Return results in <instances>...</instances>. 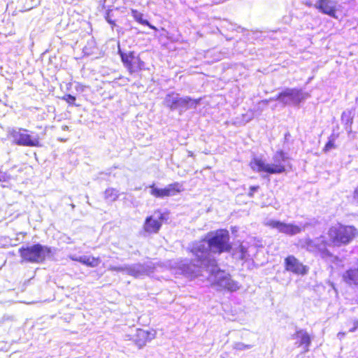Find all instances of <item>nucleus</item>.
I'll list each match as a JSON object with an SVG mask.
<instances>
[{"mask_svg": "<svg viewBox=\"0 0 358 358\" xmlns=\"http://www.w3.org/2000/svg\"><path fill=\"white\" fill-rule=\"evenodd\" d=\"M329 245H331L330 241H328L324 236L317 238L315 255H318L324 259L332 258L334 255L328 248Z\"/></svg>", "mask_w": 358, "mask_h": 358, "instance_id": "nucleus-15", "label": "nucleus"}, {"mask_svg": "<svg viewBox=\"0 0 358 358\" xmlns=\"http://www.w3.org/2000/svg\"><path fill=\"white\" fill-rule=\"evenodd\" d=\"M131 15L136 22L141 24L145 25L149 28L157 31L156 27L152 25L148 20L143 19V14L138 12L137 10L131 9Z\"/></svg>", "mask_w": 358, "mask_h": 358, "instance_id": "nucleus-20", "label": "nucleus"}, {"mask_svg": "<svg viewBox=\"0 0 358 358\" xmlns=\"http://www.w3.org/2000/svg\"><path fill=\"white\" fill-rule=\"evenodd\" d=\"M238 251L240 253V259H245L248 253L247 248L245 246L241 245L238 248Z\"/></svg>", "mask_w": 358, "mask_h": 358, "instance_id": "nucleus-25", "label": "nucleus"}, {"mask_svg": "<svg viewBox=\"0 0 358 358\" xmlns=\"http://www.w3.org/2000/svg\"><path fill=\"white\" fill-rule=\"evenodd\" d=\"M343 280L349 285H358V264L357 267L350 268L342 275Z\"/></svg>", "mask_w": 358, "mask_h": 358, "instance_id": "nucleus-18", "label": "nucleus"}, {"mask_svg": "<svg viewBox=\"0 0 358 358\" xmlns=\"http://www.w3.org/2000/svg\"><path fill=\"white\" fill-rule=\"evenodd\" d=\"M345 335V332H339L338 334V336H339L340 338L344 336Z\"/></svg>", "mask_w": 358, "mask_h": 358, "instance_id": "nucleus-34", "label": "nucleus"}, {"mask_svg": "<svg viewBox=\"0 0 358 358\" xmlns=\"http://www.w3.org/2000/svg\"><path fill=\"white\" fill-rule=\"evenodd\" d=\"M266 226L272 229H277L279 232L289 236H294L301 232L302 229L291 223H285L278 220H270L266 222Z\"/></svg>", "mask_w": 358, "mask_h": 358, "instance_id": "nucleus-14", "label": "nucleus"}, {"mask_svg": "<svg viewBox=\"0 0 358 358\" xmlns=\"http://www.w3.org/2000/svg\"><path fill=\"white\" fill-rule=\"evenodd\" d=\"M61 99L66 101L69 106H79L76 104V97L70 94H64L61 97Z\"/></svg>", "mask_w": 358, "mask_h": 358, "instance_id": "nucleus-24", "label": "nucleus"}, {"mask_svg": "<svg viewBox=\"0 0 358 358\" xmlns=\"http://www.w3.org/2000/svg\"><path fill=\"white\" fill-rule=\"evenodd\" d=\"M284 268L287 272L301 276L308 274L309 271V267L293 255L285 257Z\"/></svg>", "mask_w": 358, "mask_h": 358, "instance_id": "nucleus-9", "label": "nucleus"}, {"mask_svg": "<svg viewBox=\"0 0 358 358\" xmlns=\"http://www.w3.org/2000/svg\"><path fill=\"white\" fill-rule=\"evenodd\" d=\"M288 159L286 152L282 150H277L273 157V163L267 164L261 158H253L250 166L251 169L257 172H263L268 175L280 174L286 171V167L283 162Z\"/></svg>", "mask_w": 358, "mask_h": 358, "instance_id": "nucleus-1", "label": "nucleus"}, {"mask_svg": "<svg viewBox=\"0 0 358 358\" xmlns=\"http://www.w3.org/2000/svg\"><path fill=\"white\" fill-rule=\"evenodd\" d=\"M259 189V185H255V186H251L249 188V191L247 194L248 196L250 197V198H252L255 195V193L258 191Z\"/></svg>", "mask_w": 358, "mask_h": 358, "instance_id": "nucleus-27", "label": "nucleus"}, {"mask_svg": "<svg viewBox=\"0 0 358 358\" xmlns=\"http://www.w3.org/2000/svg\"><path fill=\"white\" fill-rule=\"evenodd\" d=\"M358 329V320H355L353 323V327L349 330L350 332H354Z\"/></svg>", "mask_w": 358, "mask_h": 358, "instance_id": "nucleus-29", "label": "nucleus"}, {"mask_svg": "<svg viewBox=\"0 0 358 358\" xmlns=\"http://www.w3.org/2000/svg\"><path fill=\"white\" fill-rule=\"evenodd\" d=\"M335 148L334 141L333 139H329L325 144L323 151L324 152H329L331 148Z\"/></svg>", "mask_w": 358, "mask_h": 358, "instance_id": "nucleus-26", "label": "nucleus"}, {"mask_svg": "<svg viewBox=\"0 0 358 358\" xmlns=\"http://www.w3.org/2000/svg\"><path fill=\"white\" fill-rule=\"evenodd\" d=\"M293 337L296 340V345L297 347H302L304 352L309 350V346L311 344L310 336L303 330H297L295 331Z\"/></svg>", "mask_w": 358, "mask_h": 358, "instance_id": "nucleus-17", "label": "nucleus"}, {"mask_svg": "<svg viewBox=\"0 0 358 358\" xmlns=\"http://www.w3.org/2000/svg\"><path fill=\"white\" fill-rule=\"evenodd\" d=\"M73 261L78 262L81 263L82 264L94 268L99 265L101 263L100 257H87V256H82L76 258H73Z\"/></svg>", "mask_w": 358, "mask_h": 358, "instance_id": "nucleus-19", "label": "nucleus"}, {"mask_svg": "<svg viewBox=\"0 0 358 358\" xmlns=\"http://www.w3.org/2000/svg\"><path fill=\"white\" fill-rule=\"evenodd\" d=\"M352 197L355 200L358 201V186L354 189Z\"/></svg>", "mask_w": 358, "mask_h": 358, "instance_id": "nucleus-30", "label": "nucleus"}, {"mask_svg": "<svg viewBox=\"0 0 358 358\" xmlns=\"http://www.w3.org/2000/svg\"><path fill=\"white\" fill-rule=\"evenodd\" d=\"M155 213H159L158 217H155L153 215L148 216L143 223V230L145 233L149 234H157L165 220L164 215L160 210H157Z\"/></svg>", "mask_w": 358, "mask_h": 358, "instance_id": "nucleus-11", "label": "nucleus"}, {"mask_svg": "<svg viewBox=\"0 0 358 358\" xmlns=\"http://www.w3.org/2000/svg\"><path fill=\"white\" fill-rule=\"evenodd\" d=\"M18 252L22 262L31 264L43 263L52 253L51 248L40 243L22 246Z\"/></svg>", "mask_w": 358, "mask_h": 358, "instance_id": "nucleus-3", "label": "nucleus"}, {"mask_svg": "<svg viewBox=\"0 0 358 358\" xmlns=\"http://www.w3.org/2000/svg\"><path fill=\"white\" fill-rule=\"evenodd\" d=\"M302 99V93L300 90L286 89L278 93L273 99L286 105L289 103L299 104Z\"/></svg>", "mask_w": 358, "mask_h": 358, "instance_id": "nucleus-13", "label": "nucleus"}, {"mask_svg": "<svg viewBox=\"0 0 358 358\" xmlns=\"http://www.w3.org/2000/svg\"><path fill=\"white\" fill-rule=\"evenodd\" d=\"M156 334L157 332L155 329L145 330L138 328L134 334L128 336L129 341H132L139 348H141L153 340L156 337Z\"/></svg>", "mask_w": 358, "mask_h": 358, "instance_id": "nucleus-10", "label": "nucleus"}, {"mask_svg": "<svg viewBox=\"0 0 358 358\" xmlns=\"http://www.w3.org/2000/svg\"><path fill=\"white\" fill-rule=\"evenodd\" d=\"M229 231L226 229H217L206 240L209 249L218 254L230 252L232 246L230 243Z\"/></svg>", "mask_w": 358, "mask_h": 358, "instance_id": "nucleus-4", "label": "nucleus"}, {"mask_svg": "<svg viewBox=\"0 0 358 358\" xmlns=\"http://www.w3.org/2000/svg\"><path fill=\"white\" fill-rule=\"evenodd\" d=\"M85 88V86L83 84H80L79 83L77 87H76V90H83Z\"/></svg>", "mask_w": 358, "mask_h": 358, "instance_id": "nucleus-31", "label": "nucleus"}, {"mask_svg": "<svg viewBox=\"0 0 358 358\" xmlns=\"http://www.w3.org/2000/svg\"><path fill=\"white\" fill-rule=\"evenodd\" d=\"M223 280H225L224 287L227 289H228L231 292H234L238 289V286L237 283L236 282H234V280H231L230 278H224Z\"/></svg>", "mask_w": 358, "mask_h": 358, "instance_id": "nucleus-23", "label": "nucleus"}, {"mask_svg": "<svg viewBox=\"0 0 358 358\" xmlns=\"http://www.w3.org/2000/svg\"><path fill=\"white\" fill-rule=\"evenodd\" d=\"M303 248L308 252L315 255L316 240L306 238L304 241Z\"/></svg>", "mask_w": 358, "mask_h": 358, "instance_id": "nucleus-21", "label": "nucleus"}, {"mask_svg": "<svg viewBox=\"0 0 358 358\" xmlns=\"http://www.w3.org/2000/svg\"><path fill=\"white\" fill-rule=\"evenodd\" d=\"M327 234L332 246L341 247L351 243L357 236L358 230L352 225L338 223L329 228Z\"/></svg>", "mask_w": 358, "mask_h": 358, "instance_id": "nucleus-2", "label": "nucleus"}, {"mask_svg": "<svg viewBox=\"0 0 358 358\" xmlns=\"http://www.w3.org/2000/svg\"><path fill=\"white\" fill-rule=\"evenodd\" d=\"M315 7L322 13L337 18L336 2L332 0H318Z\"/></svg>", "mask_w": 358, "mask_h": 358, "instance_id": "nucleus-16", "label": "nucleus"}, {"mask_svg": "<svg viewBox=\"0 0 358 358\" xmlns=\"http://www.w3.org/2000/svg\"><path fill=\"white\" fill-rule=\"evenodd\" d=\"M205 239L201 240L196 243L191 248L190 252L195 256V259L190 262L194 266L208 270L210 265L217 266L216 261L213 259H209L207 257L209 251L208 245L206 246Z\"/></svg>", "mask_w": 358, "mask_h": 358, "instance_id": "nucleus-5", "label": "nucleus"}, {"mask_svg": "<svg viewBox=\"0 0 358 358\" xmlns=\"http://www.w3.org/2000/svg\"><path fill=\"white\" fill-rule=\"evenodd\" d=\"M121 61L130 74L137 73L144 69L145 63L141 59L139 54L134 51L127 52L119 51Z\"/></svg>", "mask_w": 358, "mask_h": 358, "instance_id": "nucleus-6", "label": "nucleus"}, {"mask_svg": "<svg viewBox=\"0 0 358 358\" xmlns=\"http://www.w3.org/2000/svg\"><path fill=\"white\" fill-rule=\"evenodd\" d=\"M110 270L112 271H122V268H117V267H113V268H111Z\"/></svg>", "mask_w": 358, "mask_h": 358, "instance_id": "nucleus-33", "label": "nucleus"}, {"mask_svg": "<svg viewBox=\"0 0 358 358\" xmlns=\"http://www.w3.org/2000/svg\"><path fill=\"white\" fill-rule=\"evenodd\" d=\"M107 22L112 26L114 27L115 25V21L108 18Z\"/></svg>", "mask_w": 358, "mask_h": 358, "instance_id": "nucleus-32", "label": "nucleus"}, {"mask_svg": "<svg viewBox=\"0 0 358 358\" xmlns=\"http://www.w3.org/2000/svg\"><path fill=\"white\" fill-rule=\"evenodd\" d=\"M11 135L15 143L18 145L29 147H41L42 145L39 137H32L29 134V131L26 129L19 128L14 129L11 132Z\"/></svg>", "mask_w": 358, "mask_h": 358, "instance_id": "nucleus-7", "label": "nucleus"}, {"mask_svg": "<svg viewBox=\"0 0 358 358\" xmlns=\"http://www.w3.org/2000/svg\"><path fill=\"white\" fill-rule=\"evenodd\" d=\"M149 187L150 194L157 199L173 196L184 190L182 185L178 182L171 183L164 188L157 187L155 183L151 184Z\"/></svg>", "mask_w": 358, "mask_h": 358, "instance_id": "nucleus-8", "label": "nucleus"}, {"mask_svg": "<svg viewBox=\"0 0 358 358\" xmlns=\"http://www.w3.org/2000/svg\"><path fill=\"white\" fill-rule=\"evenodd\" d=\"M10 179V176L0 169V182H6Z\"/></svg>", "mask_w": 358, "mask_h": 358, "instance_id": "nucleus-28", "label": "nucleus"}, {"mask_svg": "<svg viewBox=\"0 0 358 358\" xmlns=\"http://www.w3.org/2000/svg\"><path fill=\"white\" fill-rule=\"evenodd\" d=\"M357 304H358V300H357Z\"/></svg>", "mask_w": 358, "mask_h": 358, "instance_id": "nucleus-35", "label": "nucleus"}, {"mask_svg": "<svg viewBox=\"0 0 358 358\" xmlns=\"http://www.w3.org/2000/svg\"><path fill=\"white\" fill-rule=\"evenodd\" d=\"M201 99H193L189 96L183 98H173L171 94H168L166 98L167 106L171 110L182 107L186 109L190 107H196L201 101Z\"/></svg>", "mask_w": 358, "mask_h": 358, "instance_id": "nucleus-12", "label": "nucleus"}, {"mask_svg": "<svg viewBox=\"0 0 358 358\" xmlns=\"http://www.w3.org/2000/svg\"><path fill=\"white\" fill-rule=\"evenodd\" d=\"M119 197L118 192L115 188H107L104 192V198L114 201Z\"/></svg>", "mask_w": 358, "mask_h": 358, "instance_id": "nucleus-22", "label": "nucleus"}]
</instances>
